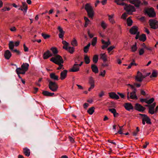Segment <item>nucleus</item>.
<instances>
[{"label":"nucleus","instance_id":"f257e3e1","mask_svg":"<svg viewBox=\"0 0 158 158\" xmlns=\"http://www.w3.org/2000/svg\"><path fill=\"white\" fill-rule=\"evenodd\" d=\"M29 64L27 63H23L21 65V68H17L16 71L18 74H24L28 69Z\"/></svg>","mask_w":158,"mask_h":158},{"label":"nucleus","instance_id":"f03ea898","mask_svg":"<svg viewBox=\"0 0 158 158\" xmlns=\"http://www.w3.org/2000/svg\"><path fill=\"white\" fill-rule=\"evenodd\" d=\"M85 9L89 17L92 18L94 15V12L91 4L89 3L86 4L85 6Z\"/></svg>","mask_w":158,"mask_h":158},{"label":"nucleus","instance_id":"7ed1b4c3","mask_svg":"<svg viewBox=\"0 0 158 158\" xmlns=\"http://www.w3.org/2000/svg\"><path fill=\"white\" fill-rule=\"evenodd\" d=\"M50 61L56 64H60L64 63L62 57L59 55H57L55 57H52Z\"/></svg>","mask_w":158,"mask_h":158},{"label":"nucleus","instance_id":"20e7f679","mask_svg":"<svg viewBox=\"0 0 158 158\" xmlns=\"http://www.w3.org/2000/svg\"><path fill=\"white\" fill-rule=\"evenodd\" d=\"M62 43L64 45L63 48L68 51L70 53L73 54L75 48L73 47H68L69 44L65 40L62 41Z\"/></svg>","mask_w":158,"mask_h":158},{"label":"nucleus","instance_id":"39448f33","mask_svg":"<svg viewBox=\"0 0 158 158\" xmlns=\"http://www.w3.org/2000/svg\"><path fill=\"white\" fill-rule=\"evenodd\" d=\"M124 6V10L129 15H132L133 12L135 11V9L134 7L131 5H128L125 3V5Z\"/></svg>","mask_w":158,"mask_h":158},{"label":"nucleus","instance_id":"423d86ee","mask_svg":"<svg viewBox=\"0 0 158 158\" xmlns=\"http://www.w3.org/2000/svg\"><path fill=\"white\" fill-rule=\"evenodd\" d=\"M49 87L52 91L56 92L57 90L58 86L55 82L50 81H49Z\"/></svg>","mask_w":158,"mask_h":158},{"label":"nucleus","instance_id":"0eeeda50","mask_svg":"<svg viewBox=\"0 0 158 158\" xmlns=\"http://www.w3.org/2000/svg\"><path fill=\"white\" fill-rule=\"evenodd\" d=\"M139 115L143 117L142 123L143 125L145 124V122L148 124H151L150 119L146 115L142 114H140Z\"/></svg>","mask_w":158,"mask_h":158},{"label":"nucleus","instance_id":"6e6552de","mask_svg":"<svg viewBox=\"0 0 158 158\" xmlns=\"http://www.w3.org/2000/svg\"><path fill=\"white\" fill-rule=\"evenodd\" d=\"M149 25L151 27L156 29L158 27V22L156 20L150 19L149 21Z\"/></svg>","mask_w":158,"mask_h":158},{"label":"nucleus","instance_id":"1a4fd4ad","mask_svg":"<svg viewBox=\"0 0 158 158\" xmlns=\"http://www.w3.org/2000/svg\"><path fill=\"white\" fill-rule=\"evenodd\" d=\"M145 77L140 72L138 71L137 72L136 76L135 77V80L141 82L145 78Z\"/></svg>","mask_w":158,"mask_h":158},{"label":"nucleus","instance_id":"9d476101","mask_svg":"<svg viewBox=\"0 0 158 158\" xmlns=\"http://www.w3.org/2000/svg\"><path fill=\"white\" fill-rule=\"evenodd\" d=\"M146 12L149 17H154L156 16V14L154 12L153 8H151L147 10Z\"/></svg>","mask_w":158,"mask_h":158},{"label":"nucleus","instance_id":"9b49d317","mask_svg":"<svg viewBox=\"0 0 158 158\" xmlns=\"http://www.w3.org/2000/svg\"><path fill=\"white\" fill-rule=\"evenodd\" d=\"M156 105V103H154L150 105H146L145 106L148 107H149L148 112L150 114H153L154 113V108L155 106Z\"/></svg>","mask_w":158,"mask_h":158},{"label":"nucleus","instance_id":"f8f14e48","mask_svg":"<svg viewBox=\"0 0 158 158\" xmlns=\"http://www.w3.org/2000/svg\"><path fill=\"white\" fill-rule=\"evenodd\" d=\"M58 29L59 31V33L58 35L59 37L62 40H63L65 33L64 31L63 30L62 28L60 26L58 27Z\"/></svg>","mask_w":158,"mask_h":158},{"label":"nucleus","instance_id":"ddd939ff","mask_svg":"<svg viewBox=\"0 0 158 158\" xmlns=\"http://www.w3.org/2000/svg\"><path fill=\"white\" fill-rule=\"evenodd\" d=\"M129 2L137 7H139L141 4V2L139 0H129Z\"/></svg>","mask_w":158,"mask_h":158},{"label":"nucleus","instance_id":"4468645a","mask_svg":"<svg viewBox=\"0 0 158 158\" xmlns=\"http://www.w3.org/2000/svg\"><path fill=\"white\" fill-rule=\"evenodd\" d=\"M130 33L132 34H139V32L138 31V29L137 27L133 26L130 30Z\"/></svg>","mask_w":158,"mask_h":158},{"label":"nucleus","instance_id":"2eb2a0df","mask_svg":"<svg viewBox=\"0 0 158 158\" xmlns=\"http://www.w3.org/2000/svg\"><path fill=\"white\" fill-rule=\"evenodd\" d=\"M135 109L139 111L143 112L145 110V108L140 104L136 103L135 105Z\"/></svg>","mask_w":158,"mask_h":158},{"label":"nucleus","instance_id":"dca6fc26","mask_svg":"<svg viewBox=\"0 0 158 158\" xmlns=\"http://www.w3.org/2000/svg\"><path fill=\"white\" fill-rule=\"evenodd\" d=\"M80 68L78 64H77V62H75V63L74 64L72 69L70 70V71L72 72H76L79 70Z\"/></svg>","mask_w":158,"mask_h":158},{"label":"nucleus","instance_id":"f3484780","mask_svg":"<svg viewBox=\"0 0 158 158\" xmlns=\"http://www.w3.org/2000/svg\"><path fill=\"white\" fill-rule=\"evenodd\" d=\"M123 106L125 109L128 111H130L133 109V106L130 103H126L124 104Z\"/></svg>","mask_w":158,"mask_h":158},{"label":"nucleus","instance_id":"a211bd4d","mask_svg":"<svg viewBox=\"0 0 158 158\" xmlns=\"http://www.w3.org/2000/svg\"><path fill=\"white\" fill-rule=\"evenodd\" d=\"M68 71L66 70H64L60 74V78L61 80L65 79L67 77Z\"/></svg>","mask_w":158,"mask_h":158},{"label":"nucleus","instance_id":"6ab92c4d","mask_svg":"<svg viewBox=\"0 0 158 158\" xmlns=\"http://www.w3.org/2000/svg\"><path fill=\"white\" fill-rule=\"evenodd\" d=\"M136 89H133V91L130 93V97L132 99H137V97L136 95Z\"/></svg>","mask_w":158,"mask_h":158},{"label":"nucleus","instance_id":"aec40b11","mask_svg":"<svg viewBox=\"0 0 158 158\" xmlns=\"http://www.w3.org/2000/svg\"><path fill=\"white\" fill-rule=\"evenodd\" d=\"M109 97L110 98L113 99H118L119 98V97L114 92L109 93Z\"/></svg>","mask_w":158,"mask_h":158},{"label":"nucleus","instance_id":"412c9836","mask_svg":"<svg viewBox=\"0 0 158 158\" xmlns=\"http://www.w3.org/2000/svg\"><path fill=\"white\" fill-rule=\"evenodd\" d=\"M52 56V54L48 50L46 52L44 53L43 56L44 59H46Z\"/></svg>","mask_w":158,"mask_h":158},{"label":"nucleus","instance_id":"4be33fe9","mask_svg":"<svg viewBox=\"0 0 158 158\" xmlns=\"http://www.w3.org/2000/svg\"><path fill=\"white\" fill-rule=\"evenodd\" d=\"M4 56L6 59L8 60L11 56V53L9 50H6L5 52Z\"/></svg>","mask_w":158,"mask_h":158},{"label":"nucleus","instance_id":"5701e85b","mask_svg":"<svg viewBox=\"0 0 158 158\" xmlns=\"http://www.w3.org/2000/svg\"><path fill=\"white\" fill-rule=\"evenodd\" d=\"M108 19L110 22L112 24H115L116 22L114 19V14L111 15H108Z\"/></svg>","mask_w":158,"mask_h":158},{"label":"nucleus","instance_id":"b1692460","mask_svg":"<svg viewBox=\"0 0 158 158\" xmlns=\"http://www.w3.org/2000/svg\"><path fill=\"white\" fill-rule=\"evenodd\" d=\"M100 58L102 59L104 62H106L107 60V56L105 53H102L100 55Z\"/></svg>","mask_w":158,"mask_h":158},{"label":"nucleus","instance_id":"393cba45","mask_svg":"<svg viewBox=\"0 0 158 158\" xmlns=\"http://www.w3.org/2000/svg\"><path fill=\"white\" fill-rule=\"evenodd\" d=\"M91 68L92 71L95 73H97L98 72V69L97 66L95 64L91 65Z\"/></svg>","mask_w":158,"mask_h":158},{"label":"nucleus","instance_id":"a878e982","mask_svg":"<svg viewBox=\"0 0 158 158\" xmlns=\"http://www.w3.org/2000/svg\"><path fill=\"white\" fill-rule=\"evenodd\" d=\"M50 78L55 80L57 81L58 80V77L56 75L55 73H52L50 75Z\"/></svg>","mask_w":158,"mask_h":158},{"label":"nucleus","instance_id":"bb28decb","mask_svg":"<svg viewBox=\"0 0 158 158\" xmlns=\"http://www.w3.org/2000/svg\"><path fill=\"white\" fill-rule=\"evenodd\" d=\"M42 94L45 96H52L54 94L53 93H50L47 91H45L43 92Z\"/></svg>","mask_w":158,"mask_h":158},{"label":"nucleus","instance_id":"cd10ccee","mask_svg":"<svg viewBox=\"0 0 158 158\" xmlns=\"http://www.w3.org/2000/svg\"><path fill=\"white\" fill-rule=\"evenodd\" d=\"M89 83L90 85H95V81L94 78L92 77H89Z\"/></svg>","mask_w":158,"mask_h":158},{"label":"nucleus","instance_id":"c85d7f7f","mask_svg":"<svg viewBox=\"0 0 158 158\" xmlns=\"http://www.w3.org/2000/svg\"><path fill=\"white\" fill-rule=\"evenodd\" d=\"M125 0H115L114 2L118 5L124 6L125 3L122 2L123 1Z\"/></svg>","mask_w":158,"mask_h":158},{"label":"nucleus","instance_id":"c756f323","mask_svg":"<svg viewBox=\"0 0 158 158\" xmlns=\"http://www.w3.org/2000/svg\"><path fill=\"white\" fill-rule=\"evenodd\" d=\"M146 37L145 34H142V35L139 36V40L141 41H142L143 42H144L146 40Z\"/></svg>","mask_w":158,"mask_h":158},{"label":"nucleus","instance_id":"7c9ffc66","mask_svg":"<svg viewBox=\"0 0 158 158\" xmlns=\"http://www.w3.org/2000/svg\"><path fill=\"white\" fill-rule=\"evenodd\" d=\"M23 151L24 153L26 156H30V153L29 149L25 148L23 149Z\"/></svg>","mask_w":158,"mask_h":158},{"label":"nucleus","instance_id":"2f4dec72","mask_svg":"<svg viewBox=\"0 0 158 158\" xmlns=\"http://www.w3.org/2000/svg\"><path fill=\"white\" fill-rule=\"evenodd\" d=\"M22 4L23 7H24V11H23V13L24 14H25L27 9V6L25 2H22Z\"/></svg>","mask_w":158,"mask_h":158},{"label":"nucleus","instance_id":"473e14b6","mask_svg":"<svg viewBox=\"0 0 158 158\" xmlns=\"http://www.w3.org/2000/svg\"><path fill=\"white\" fill-rule=\"evenodd\" d=\"M8 45L9 48L11 50H13L15 46L13 42L12 41H10Z\"/></svg>","mask_w":158,"mask_h":158},{"label":"nucleus","instance_id":"72a5a7b5","mask_svg":"<svg viewBox=\"0 0 158 158\" xmlns=\"http://www.w3.org/2000/svg\"><path fill=\"white\" fill-rule=\"evenodd\" d=\"M50 50L52 51L53 54L54 55H55L57 54L58 53V51L56 48L52 47L51 48Z\"/></svg>","mask_w":158,"mask_h":158},{"label":"nucleus","instance_id":"f704fd0d","mask_svg":"<svg viewBox=\"0 0 158 158\" xmlns=\"http://www.w3.org/2000/svg\"><path fill=\"white\" fill-rule=\"evenodd\" d=\"M94 107H92L89 108L88 110V113L90 115L93 114L94 111Z\"/></svg>","mask_w":158,"mask_h":158},{"label":"nucleus","instance_id":"c9c22d12","mask_svg":"<svg viewBox=\"0 0 158 158\" xmlns=\"http://www.w3.org/2000/svg\"><path fill=\"white\" fill-rule=\"evenodd\" d=\"M132 20L131 19L130 17L128 18L127 19V23L128 26H130L132 25Z\"/></svg>","mask_w":158,"mask_h":158},{"label":"nucleus","instance_id":"e433bc0d","mask_svg":"<svg viewBox=\"0 0 158 158\" xmlns=\"http://www.w3.org/2000/svg\"><path fill=\"white\" fill-rule=\"evenodd\" d=\"M71 44L73 46H77V41L75 38H73V40L71 42Z\"/></svg>","mask_w":158,"mask_h":158},{"label":"nucleus","instance_id":"4c0bfd02","mask_svg":"<svg viewBox=\"0 0 158 158\" xmlns=\"http://www.w3.org/2000/svg\"><path fill=\"white\" fill-rule=\"evenodd\" d=\"M137 49V44L135 43V44L133 45L131 47V50L132 52H135Z\"/></svg>","mask_w":158,"mask_h":158},{"label":"nucleus","instance_id":"58836bf2","mask_svg":"<svg viewBox=\"0 0 158 158\" xmlns=\"http://www.w3.org/2000/svg\"><path fill=\"white\" fill-rule=\"evenodd\" d=\"M84 60L86 64H88L90 62L89 57L87 55L85 56Z\"/></svg>","mask_w":158,"mask_h":158},{"label":"nucleus","instance_id":"ea45409f","mask_svg":"<svg viewBox=\"0 0 158 158\" xmlns=\"http://www.w3.org/2000/svg\"><path fill=\"white\" fill-rule=\"evenodd\" d=\"M90 43H89L87 46H85L84 48V51L85 53H87L89 50V48L90 45Z\"/></svg>","mask_w":158,"mask_h":158},{"label":"nucleus","instance_id":"a19ab883","mask_svg":"<svg viewBox=\"0 0 158 158\" xmlns=\"http://www.w3.org/2000/svg\"><path fill=\"white\" fill-rule=\"evenodd\" d=\"M101 25L103 29H106L107 26V24L104 21H102L101 22Z\"/></svg>","mask_w":158,"mask_h":158},{"label":"nucleus","instance_id":"79ce46f5","mask_svg":"<svg viewBox=\"0 0 158 158\" xmlns=\"http://www.w3.org/2000/svg\"><path fill=\"white\" fill-rule=\"evenodd\" d=\"M98 60V56L97 55H94L93 58V61L95 63H97Z\"/></svg>","mask_w":158,"mask_h":158},{"label":"nucleus","instance_id":"37998d69","mask_svg":"<svg viewBox=\"0 0 158 158\" xmlns=\"http://www.w3.org/2000/svg\"><path fill=\"white\" fill-rule=\"evenodd\" d=\"M97 38L96 37L94 38L92 40L91 45L94 46H95L97 42Z\"/></svg>","mask_w":158,"mask_h":158},{"label":"nucleus","instance_id":"c03bdc74","mask_svg":"<svg viewBox=\"0 0 158 158\" xmlns=\"http://www.w3.org/2000/svg\"><path fill=\"white\" fill-rule=\"evenodd\" d=\"M118 126L119 128V130L118 131V133L120 134H123V126H120L119 125H118Z\"/></svg>","mask_w":158,"mask_h":158},{"label":"nucleus","instance_id":"a18cd8bd","mask_svg":"<svg viewBox=\"0 0 158 158\" xmlns=\"http://www.w3.org/2000/svg\"><path fill=\"white\" fill-rule=\"evenodd\" d=\"M41 35L45 39L49 38L50 36V35L44 33H42L41 34Z\"/></svg>","mask_w":158,"mask_h":158},{"label":"nucleus","instance_id":"49530a36","mask_svg":"<svg viewBox=\"0 0 158 158\" xmlns=\"http://www.w3.org/2000/svg\"><path fill=\"white\" fill-rule=\"evenodd\" d=\"M139 131V128L138 127H136V130L133 132L132 135L134 136H136L138 132Z\"/></svg>","mask_w":158,"mask_h":158},{"label":"nucleus","instance_id":"de8ad7c7","mask_svg":"<svg viewBox=\"0 0 158 158\" xmlns=\"http://www.w3.org/2000/svg\"><path fill=\"white\" fill-rule=\"evenodd\" d=\"M154 101V98H152L149 100H147L146 103L148 104L152 103Z\"/></svg>","mask_w":158,"mask_h":158},{"label":"nucleus","instance_id":"09e8293b","mask_svg":"<svg viewBox=\"0 0 158 158\" xmlns=\"http://www.w3.org/2000/svg\"><path fill=\"white\" fill-rule=\"evenodd\" d=\"M101 41L102 44H104V45H108H108L110 44V42L109 40L107 42H106L103 40H102Z\"/></svg>","mask_w":158,"mask_h":158},{"label":"nucleus","instance_id":"8fccbe9b","mask_svg":"<svg viewBox=\"0 0 158 158\" xmlns=\"http://www.w3.org/2000/svg\"><path fill=\"white\" fill-rule=\"evenodd\" d=\"M157 76V73L155 71H153L151 75L150 76V77H156Z\"/></svg>","mask_w":158,"mask_h":158},{"label":"nucleus","instance_id":"3c124183","mask_svg":"<svg viewBox=\"0 0 158 158\" xmlns=\"http://www.w3.org/2000/svg\"><path fill=\"white\" fill-rule=\"evenodd\" d=\"M115 48V47L114 46H112L110 47L107 48L108 52L110 53L113 49Z\"/></svg>","mask_w":158,"mask_h":158},{"label":"nucleus","instance_id":"603ef678","mask_svg":"<svg viewBox=\"0 0 158 158\" xmlns=\"http://www.w3.org/2000/svg\"><path fill=\"white\" fill-rule=\"evenodd\" d=\"M57 64L59 66V67L57 68V70H60V69H64V68L63 67V64Z\"/></svg>","mask_w":158,"mask_h":158},{"label":"nucleus","instance_id":"864d4df0","mask_svg":"<svg viewBox=\"0 0 158 158\" xmlns=\"http://www.w3.org/2000/svg\"><path fill=\"white\" fill-rule=\"evenodd\" d=\"M127 16V14L126 13H124L121 16V18L123 19H125Z\"/></svg>","mask_w":158,"mask_h":158},{"label":"nucleus","instance_id":"5fc2aeb1","mask_svg":"<svg viewBox=\"0 0 158 158\" xmlns=\"http://www.w3.org/2000/svg\"><path fill=\"white\" fill-rule=\"evenodd\" d=\"M10 10V8L9 7H4L1 10L2 11H9Z\"/></svg>","mask_w":158,"mask_h":158},{"label":"nucleus","instance_id":"6e6d98bb","mask_svg":"<svg viewBox=\"0 0 158 158\" xmlns=\"http://www.w3.org/2000/svg\"><path fill=\"white\" fill-rule=\"evenodd\" d=\"M144 53V50L143 48H142L139 50V55H141Z\"/></svg>","mask_w":158,"mask_h":158},{"label":"nucleus","instance_id":"4d7b16f0","mask_svg":"<svg viewBox=\"0 0 158 158\" xmlns=\"http://www.w3.org/2000/svg\"><path fill=\"white\" fill-rule=\"evenodd\" d=\"M106 71L105 70H103V71L101 72L100 74V75L104 77L105 76L106 74Z\"/></svg>","mask_w":158,"mask_h":158},{"label":"nucleus","instance_id":"13d9d810","mask_svg":"<svg viewBox=\"0 0 158 158\" xmlns=\"http://www.w3.org/2000/svg\"><path fill=\"white\" fill-rule=\"evenodd\" d=\"M89 36V37L90 38H93L94 36V35L92 34H91L90 33L89 30L87 32Z\"/></svg>","mask_w":158,"mask_h":158},{"label":"nucleus","instance_id":"bf43d9fd","mask_svg":"<svg viewBox=\"0 0 158 158\" xmlns=\"http://www.w3.org/2000/svg\"><path fill=\"white\" fill-rule=\"evenodd\" d=\"M109 110L110 112L113 114H114V113L116 111V110L114 108L109 109Z\"/></svg>","mask_w":158,"mask_h":158},{"label":"nucleus","instance_id":"052dcab7","mask_svg":"<svg viewBox=\"0 0 158 158\" xmlns=\"http://www.w3.org/2000/svg\"><path fill=\"white\" fill-rule=\"evenodd\" d=\"M23 48L25 52H27L28 50V48L27 47L25 44H23Z\"/></svg>","mask_w":158,"mask_h":158},{"label":"nucleus","instance_id":"680f3d73","mask_svg":"<svg viewBox=\"0 0 158 158\" xmlns=\"http://www.w3.org/2000/svg\"><path fill=\"white\" fill-rule=\"evenodd\" d=\"M149 143L148 142H146L145 143V144L143 146V148H146L147 146L149 144Z\"/></svg>","mask_w":158,"mask_h":158},{"label":"nucleus","instance_id":"e2e57ef3","mask_svg":"<svg viewBox=\"0 0 158 158\" xmlns=\"http://www.w3.org/2000/svg\"><path fill=\"white\" fill-rule=\"evenodd\" d=\"M104 95V92L103 91H102L99 94V96L100 97H102Z\"/></svg>","mask_w":158,"mask_h":158},{"label":"nucleus","instance_id":"0e129e2a","mask_svg":"<svg viewBox=\"0 0 158 158\" xmlns=\"http://www.w3.org/2000/svg\"><path fill=\"white\" fill-rule=\"evenodd\" d=\"M10 30L11 31H16V28L15 27H13L10 29Z\"/></svg>","mask_w":158,"mask_h":158},{"label":"nucleus","instance_id":"69168bd1","mask_svg":"<svg viewBox=\"0 0 158 158\" xmlns=\"http://www.w3.org/2000/svg\"><path fill=\"white\" fill-rule=\"evenodd\" d=\"M90 20H89L88 21H86L85 22V24L84 25V27H86L90 23Z\"/></svg>","mask_w":158,"mask_h":158},{"label":"nucleus","instance_id":"338daca9","mask_svg":"<svg viewBox=\"0 0 158 158\" xmlns=\"http://www.w3.org/2000/svg\"><path fill=\"white\" fill-rule=\"evenodd\" d=\"M107 3V0H103L101 2V3L102 5H105Z\"/></svg>","mask_w":158,"mask_h":158},{"label":"nucleus","instance_id":"774afa93","mask_svg":"<svg viewBox=\"0 0 158 158\" xmlns=\"http://www.w3.org/2000/svg\"><path fill=\"white\" fill-rule=\"evenodd\" d=\"M117 94L119 95L121 98H124V95L123 94L120 93L119 92H118Z\"/></svg>","mask_w":158,"mask_h":158}]
</instances>
